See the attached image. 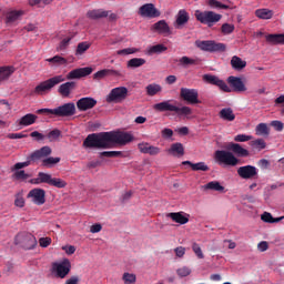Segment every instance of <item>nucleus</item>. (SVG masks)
I'll return each instance as SVG.
<instances>
[{
    "mask_svg": "<svg viewBox=\"0 0 284 284\" xmlns=\"http://www.w3.org/2000/svg\"><path fill=\"white\" fill-rule=\"evenodd\" d=\"M134 141V135L129 132L113 131L89 134L83 141V148L92 150H108L116 143L118 145H128Z\"/></svg>",
    "mask_w": 284,
    "mask_h": 284,
    "instance_id": "obj_1",
    "label": "nucleus"
},
{
    "mask_svg": "<svg viewBox=\"0 0 284 284\" xmlns=\"http://www.w3.org/2000/svg\"><path fill=\"white\" fill-rule=\"evenodd\" d=\"M202 80L204 81V83H209L210 85H216V88H220L222 92H246L247 91V87H245V83L243 82V80L234 75H231L227 78L229 85L225 81L212 74H204L202 77Z\"/></svg>",
    "mask_w": 284,
    "mask_h": 284,
    "instance_id": "obj_2",
    "label": "nucleus"
},
{
    "mask_svg": "<svg viewBox=\"0 0 284 284\" xmlns=\"http://www.w3.org/2000/svg\"><path fill=\"white\" fill-rule=\"evenodd\" d=\"M153 110L156 112H175L178 116H190L192 114V108L190 106H176V101L166 100L153 105Z\"/></svg>",
    "mask_w": 284,
    "mask_h": 284,
    "instance_id": "obj_3",
    "label": "nucleus"
},
{
    "mask_svg": "<svg viewBox=\"0 0 284 284\" xmlns=\"http://www.w3.org/2000/svg\"><path fill=\"white\" fill-rule=\"evenodd\" d=\"M37 114H53V116H74L77 114V105L74 102L64 103L55 109H40Z\"/></svg>",
    "mask_w": 284,
    "mask_h": 284,
    "instance_id": "obj_4",
    "label": "nucleus"
},
{
    "mask_svg": "<svg viewBox=\"0 0 284 284\" xmlns=\"http://www.w3.org/2000/svg\"><path fill=\"white\" fill-rule=\"evenodd\" d=\"M32 185H41V183H47V185H51L52 187H58L59 190L65 187L68 182L61 180L59 178H52L50 173L39 172L38 178H33L30 180Z\"/></svg>",
    "mask_w": 284,
    "mask_h": 284,
    "instance_id": "obj_5",
    "label": "nucleus"
},
{
    "mask_svg": "<svg viewBox=\"0 0 284 284\" xmlns=\"http://www.w3.org/2000/svg\"><path fill=\"white\" fill-rule=\"evenodd\" d=\"M65 78L63 75H54L45 81L40 82L33 90L32 94H37L38 97H43L52 92V88L59 85V83H63Z\"/></svg>",
    "mask_w": 284,
    "mask_h": 284,
    "instance_id": "obj_6",
    "label": "nucleus"
},
{
    "mask_svg": "<svg viewBox=\"0 0 284 284\" xmlns=\"http://www.w3.org/2000/svg\"><path fill=\"white\" fill-rule=\"evenodd\" d=\"M195 19L203 26H207V28H212L215 23H219L223 19L221 13H216L214 11H195Z\"/></svg>",
    "mask_w": 284,
    "mask_h": 284,
    "instance_id": "obj_7",
    "label": "nucleus"
},
{
    "mask_svg": "<svg viewBox=\"0 0 284 284\" xmlns=\"http://www.w3.org/2000/svg\"><path fill=\"white\" fill-rule=\"evenodd\" d=\"M14 244L23 250H34V247H37V237L31 233L20 232L16 235Z\"/></svg>",
    "mask_w": 284,
    "mask_h": 284,
    "instance_id": "obj_8",
    "label": "nucleus"
},
{
    "mask_svg": "<svg viewBox=\"0 0 284 284\" xmlns=\"http://www.w3.org/2000/svg\"><path fill=\"white\" fill-rule=\"evenodd\" d=\"M195 44L203 52H225L227 50L225 43L216 42L214 40L196 41Z\"/></svg>",
    "mask_w": 284,
    "mask_h": 284,
    "instance_id": "obj_9",
    "label": "nucleus"
},
{
    "mask_svg": "<svg viewBox=\"0 0 284 284\" xmlns=\"http://www.w3.org/2000/svg\"><path fill=\"white\" fill-rule=\"evenodd\" d=\"M215 161L220 165H229L231 168L239 165V158L234 156V153L224 150L215 152Z\"/></svg>",
    "mask_w": 284,
    "mask_h": 284,
    "instance_id": "obj_10",
    "label": "nucleus"
},
{
    "mask_svg": "<svg viewBox=\"0 0 284 284\" xmlns=\"http://www.w3.org/2000/svg\"><path fill=\"white\" fill-rule=\"evenodd\" d=\"M129 97L128 88L118 87L110 91L106 95V103H123Z\"/></svg>",
    "mask_w": 284,
    "mask_h": 284,
    "instance_id": "obj_11",
    "label": "nucleus"
},
{
    "mask_svg": "<svg viewBox=\"0 0 284 284\" xmlns=\"http://www.w3.org/2000/svg\"><path fill=\"white\" fill-rule=\"evenodd\" d=\"M70 270H72V264L68 258L52 264V273L55 274L58 278H65V276L70 274Z\"/></svg>",
    "mask_w": 284,
    "mask_h": 284,
    "instance_id": "obj_12",
    "label": "nucleus"
},
{
    "mask_svg": "<svg viewBox=\"0 0 284 284\" xmlns=\"http://www.w3.org/2000/svg\"><path fill=\"white\" fill-rule=\"evenodd\" d=\"M138 14L145 19H156L158 17H161V11H159L153 3H145L139 8Z\"/></svg>",
    "mask_w": 284,
    "mask_h": 284,
    "instance_id": "obj_13",
    "label": "nucleus"
},
{
    "mask_svg": "<svg viewBox=\"0 0 284 284\" xmlns=\"http://www.w3.org/2000/svg\"><path fill=\"white\" fill-rule=\"evenodd\" d=\"M180 97L183 101H186V103H190L191 105L201 103L199 101V91L196 89L182 88L180 90Z\"/></svg>",
    "mask_w": 284,
    "mask_h": 284,
    "instance_id": "obj_14",
    "label": "nucleus"
},
{
    "mask_svg": "<svg viewBox=\"0 0 284 284\" xmlns=\"http://www.w3.org/2000/svg\"><path fill=\"white\" fill-rule=\"evenodd\" d=\"M27 199L31 201L34 205H44L45 204V190L43 189H32L27 194Z\"/></svg>",
    "mask_w": 284,
    "mask_h": 284,
    "instance_id": "obj_15",
    "label": "nucleus"
},
{
    "mask_svg": "<svg viewBox=\"0 0 284 284\" xmlns=\"http://www.w3.org/2000/svg\"><path fill=\"white\" fill-rule=\"evenodd\" d=\"M237 174L241 179H245V180L257 179L258 169H256V166L254 165L240 166L237 169Z\"/></svg>",
    "mask_w": 284,
    "mask_h": 284,
    "instance_id": "obj_16",
    "label": "nucleus"
},
{
    "mask_svg": "<svg viewBox=\"0 0 284 284\" xmlns=\"http://www.w3.org/2000/svg\"><path fill=\"white\" fill-rule=\"evenodd\" d=\"M77 108L80 112H88L97 108V100L94 98H81L77 101Z\"/></svg>",
    "mask_w": 284,
    "mask_h": 284,
    "instance_id": "obj_17",
    "label": "nucleus"
},
{
    "mask_svg": "<svg viewBox=\"0 0 284 284\" xmlns=\"http://www.w3.org/2000/svg\"><path fill=\"white\" fill-rule=\"evenodd\" d=\"M91 72L92 68L90 67L74 69L67 74V79L68 81H72L73 79H83V77H90Z\"/></svg>",
    "mask_w": 284,
    "mask_h": 284,
    "instance_id": "obj_18",
    "label": "nucleus"
},
{
    "mask_svg": "<svg viewBox=\"0 0 284 284\" xmlns=\"http://www.w3.org/2000/svg\"><path fill=\"white\" fill-rule=\"evenodd\" d=\"M50 154H52V149L50 146H42L30 154V160L37 163V161H41V159H48Z\"/></svg>",
    "mask_w": 284,
    "mask_h": 284,
    "instance_id": "obj_19",
    "label": "nucleus"
},
{
    "mask_svg": "<svg viewBox=\"0 0 284 284\" xmlns=\"http://www.w3.org/2000/svg\"><path fill=\"white\" fill-rule=\"evenodd\" d=\"M138 150H140L142 154H150V156H156V154H161V148L154 146L148 142L139 143Z\"/></svg>",
    "mask_w": 284,
    "mask_h": 284,
    "instance_id": "obj_20",
    "label": "nucleus"
},
{
    "mask_svg": "<svg viewBox=\"0 0 284 284\" xmlns=\"http://www.w3.org/2000/svg\"><path fill=\"white\" fill-rule=\"evenodd\" d=\"M73 90H77V82L69 81V82L62 83L58 88V93L60 94V97H62V99H69Z\"/></svg>",
    "mask_w": 284,
    "mask_h": 284,
    "instance_id": "obj_21",
    "label": "nucleus"
},
{
    "mask_svg": "<svg viewBox=\"0 0 284 284\" xmlns=\"http://www.w3.org/2000/svg\"><path fill=\"white\" fill-rule=\"evenodd\" d=\"M174 223H179L180 225H185L190 223V214L183 212L168 213L166 215Z\"/></svg>",
    "mask_w": 284,
    "mask_h": 284,
    "instance_id": "obj_22",
    "label": "nucleus"
},
{
    "mask_svg": "<svg viewBox=\"0 0 284 284\" xmlns=\"http://www.w3.org/2000/svg\"><path fill=\"white\" fill-rule=\"evenodd\" d=\"M168 154H171V156H176L178 159H181V156H185V148L181 142H175L171 144L170 149L166 150Z\"/></svg>",
    "mask_w": 284,
    "mask_h": 284,
    "instance_id": "obj_23",
    "label": "nucleus"
},
{
    "mask_svg": "<svg viewBox=\"0 0 284 284\" xmlns=\"http://www.w3.org/2000/svg\"><path fill=\"white\" fill-rule=\"evenodd\" d=\"M153 30L155 32H159V34H163L164 37H170L172 34V31L170 30V26L165 20H160L153 24Z\"/></svg>",
    "mask_w": 284,
    "mask_h": 284,
    "instance_id": "obj_24",
    "label": "nucleus"
},
{
    "mask_svg": "<svg viewBox=\"0 0 284 284\" xmlns=\"http://www.w3.org/2000/svg\"><path fill=\"white\" fill-rule=\"evenodd\" d=\"M37 119H39L37 114L28 113L20 118L17 123L20 128H28L29 125H34V123H37Z\"/></svg>",
    "mask_w": 284,
    "mask_h": 284,
    "instance_id": "obj_25",
    "label": "nucleus"
},
{
    "mask_svg": "<svg viewBox=\"0 0 284 284\" xmlns=\"http://www.w3.org/2000/svg\"><path fill=\"white\" fill-rule=\"evenodd\" d=\"M187 21H190V13H187V11L182 9L178 12L174 27L176 28V30H181V28H183V26H185Z\"/></svg>",
    "mask_w": 284,
    "mask_h": 284,
    "instance_id": "obj_26",
    "label": "nucleus"
},
{
    "mask_svg": "<svg viewBox=\"0 0 284 284\" xmlns=\"http://www.w3.org/2000/svg\"><path fill=\"white\" fill-rule=\"evenodd\" d=\"M209 6L211 8H220L221 10H236V6L230 0H226V3H222L219 0H210Z\"/></svg>",
    "mask_w": 284,
    "mask_h": 284,
    "instance_id": "obj_27",
    "label": "nucleus"
},
{
    "mask_svg": "<svg viewBox=\"0 0 284 284\" xmlns=\"http://www.w3.org/2000/svg\"><path fill=\"white\" fill-rule=\"evenodd\" d=\"M182 165H190L193 172H210V166L205 162L192 163L191 161H183Z\"/></svg>",
    "mask_w": 284,
    "mask_h": 284,
    "instance_id": "obj_28",
    "label": "nucleus"
},
{
    "mask_svg": "<svg viewBox=\"0 0 284 284\" xmlns=\"http://www.w3.org/2000/svg\"><path fill=\"white\" fill-rule=\"evenodd\" d=\"M110 14V11H105L103 9H93L87 12L88 19H92L97 21V19H105Z\"/></svg>",
    "mask_w": 284,
    "mask_h": 284,
    "instance_id": "obj_29",
    "label": "nucleus"
},
{
    "mask_svg": "<svg viewBox=\"0 0 284 284\" xmlns=\"http://www.w3.org/2000/svg\"><path fill=\"white\" fill-rule=\"evenodd\" d=\"M231 68L236 70V72H241V70H245V68H247V62L237 55H233L231 59Z\"/></svg>",
    "mask_w": 284,
    "mask_h": 284,
    "instance_id": "obj_30",
    "label": "nucleus"
},
{
    "mask_svg": "<svg viewBox=\"0 0 284 284\" xmlns=\"http://www.w3.org/2000/svg\"><path fill=\"white\" fill-rule=\"evenodd\" d=\"M6 23H14V21H19L21 17H23V10H11L6 14Z\"/></svg>",
    "mask_w": 284,
    "mask_h": 284,
    "instance_id": "obj_31",
    "label": "nucleus"
},
{
    "mask_svg": "<svg viewBox=\"0 0 284 284\" xmlns=\"http://www.w3.org/2000/svg\"><path fill=\"white\" fill-rule=\"evenodd\" d=\"M229 149L233 152V154H236V156H250V151L243 149V146H241L239 143H231Z\"/></svg>",
    "mask_w": 284,
    "mask_h": 284,
    "instance_id": "obj_32",
    "label": "nucleus"
},
{
    "mask_svg": "<svg viewBox=\"0 0 284 284\" xmlns=\"http://www.w3.org/2000/svg\"><path fill=\"white\" fill-rule=\"evenodd\" d=\"M220 119H222L223 121H234V119H236V115L234 114V110H232V108H224L220 111L219 113Z\"/></svg>",
    "mask_w": 284,
    "mask_h": 284,
    "instance_id": "obj_33",
    "label": "nucleus"
},
{
    "mask_svg": "<svg viewBox=\"0 0 284 284\" xmlns=\"http://www.w3.org/2000/svg\"><path fill=\"white\" fill-rule=\"evenodd\" d=\"M163 52H168V47H165V44H155L146 49V54L149 57H152L153 54H163Z\"/></svg>",
    "mask_w": 284,
    "mask_h": 284,
    "instance_id": "obj_34",
    "label": "nucleus"
},
{
    "mask_svg": "<svg viewBox=\"0 0 284 284\" xmlns=\"http://www.w3.org/2000/svg\"><path fill=\"white\" fill-rule=\"evenodd\" d=\"M145 91L148 97H156V94H160V92H163V87L158 83H151L145 87Z\"/></svg>",
    "mask_w": 284,
    "mask_h": 284,
    "instance_id": "obj_35",
    "label": "nucleus"
},
{
    "mask_svg": "<svg viewBox=\"0 0 284 284\" xmlns=\"http://www.w3.org/2000/svg\"><path fill=\"white\" fill-rule=\"evenodd\" d=\"M14 74V67H0V83L8 81Z\"/></svg>",
    "mask_w": 284,
    "mask_h": 284,
    "instance_id": "obj_36",
    "label": "nucleus"
},
{
    "mask_svg": "<svg viewBox=\"0 0 284 284\" xmlns=\"http://www.w3.org/2000/svg\"><path fill=\"white\" fill-rule=\"evenodd\" d=\"M255 17H257V19L268 20L274 17V11L270 9H257L255 10Z\"/></svg>",
    "mask_w": 284,
    "mask_h": 284,
    "instance_id": "obj_37",
    "label": "nucleus"
},
{
    "mask_svg": "<svg viewBox=\"0 0 284 284\" xmlns=\"http://www.w3.org/2000/svg\"><path fill=\"white\" fill-rule=\"evenodd\" d=\"M267 43H273L274 45H278V43H284V33L280 34H267L266 36Z\"/></svg>",
    "mask_w": 284,
    "mask_h": 284,
    "instance_id": "obj_38",
    "label": "nucleus"
},
{
    "mask_svg": "<svg viewBox=\"0 0 284 284\" xmlns=\"http://www.w3.org/2000/svg\"><path fill=\"white\" fill-rule=\"evenodd\" d=\"M256 136H270V126L267 123H260L255 128Z\"/></svg>",
    "mask_w": 284,
    "mask_h": 284,
    "instance_id": "obj_39",
    "label": "nucleus"
},
{
    "mask_svg": "<svg viewBox=\"0 0 284 284\" xmlns=\"http://www.w3.org/2000/svg\"><path fill=\"white\" fill-rule=\"evenodd\" d=\"M204 190H213L214 192H225V186L219 181H212L204 185Z\"/></svg>",
    "mask_w": 284,
    "mask_h": 284,
    "instance_id": "obj_40",
    "label": "nucleus"
},
{
    "mask_svg": "<svg viewBox=\"0 0 284 284\" xmlns=\"http://www.w3.org/2000/svg\"><path fill=\"white\" fill-rule=\"evenodd\" d=\"M180 65H183L186 68V65H200L201 64V59H192L189 58L187 55L182 57L180 60Z\"/></svg>",
    "mask_w": 284,
    "mask_h": 284,
    "instance_id": "obj_41",
    "label": "nucleus"
},
{
    "mask_svg": "<svg viewBox=\"0 0 284 284\" xmlns=\"http://www.w3.org/2000/svg\"><path fill=\"white\" fill-rule=\"evenodd\" d=\"M91 47L92 43L88 41L80 42L75 50V57H81V54H85V52H88V50H90Z\"/></svg>",
    "mask_w": 284,
    "mask_h": 284,
    "instance_id": "obj_42",
    "label": "nucleus"
},
{
    "mask_svg": "<svg viewBox=\"0 0 284 284\" xmlns=\"http://www.w3.org/2000/svg\"><path fill=\"white\" fill-rule=\"evenodd\" d=\"M48 63H51L52 65H68V59L61 57V55H54L53 58L47 59Z\"/></svg>",
    "mask_w": 284,
    "mask_h": 284,
    "instance_id": "obj_43",
    "label": "nucleus"
},
{
    "mask_svg": "<svg viewBox=\"0 0 284 284\" xmlns=\"http://www.w3.org/2000/svg\"><path fill=\"white\" fill-rule=\"evenodd\" d=\"M141 65H145L143 58H133L126 62V68H141Z\"/></svg>",
    "mask_w": 284,
    "mask_h": 284,
    "instance_id": "obj_44",
    "label": "nucleus"
},
{
    "mask_svg": "<svg viewBox=\"0 0 284 284\" xmlns=\"http://www.w3.org/2000/svg\"><path fill=\"white\" fill-rule=\"evenodd\" d=\"M57 163H61V158H47L42 160V168H54Z\"/></svg>",
    "mask_w": 284,
    "mask_h": 284,
    "instance_id": "obj_45",
    "label": "nucleus"
},
{
    "mask_svg": "<svg viewBox=\"0 0 284 284\" xmlns=\"http://www.w3.org/2000/svg\"><path fill=\"white\" fill-rule=\"evenodd\" d=\"M261 219L264 223H278L281 221H283V217H276L274 219L272 216V213H268V212H264L262 215H261Z\"/></svg>",
    "mask_w": 284,
    "mask_h": 284,
    "instance_id": "obj_46",
    "label": "nucleus"
},
{
    "mask_svg": "<svg viewBox=\"0 0 284 284\" xmlns=\"http://www.w3.org/2000/svg\"><path fill=\"white\" fill-rule=\"evenodd\" d=\"M221 34L227 36V34H232L234 32V30H236V27L232 23H223L221 27Z\"/></svg>",
    "mask_w": 284,
    "mask_h": 284,
    "instance_id": "obj_47",
    "label": "nucleus"
},
{
    "mask_svg": "<svg viewBox=\"0 0 284 284\" xmlns=\"http://www.w3.org/2000/svg\"><path fill=\"white\" fill-rule=\"evenodd\" d=\"M140 49L136 48H126V49H122V50H118L116 54L119 57H128V54H136V52H140Z\"/></svg>",
    "mask_w": 284,
    "mask_h": 284,
    "instance_id": "obj_48",
    "label": "nucleus"
},
{
    "mask_svg": "<svg viewBox=\"0 0 284 284\" xmlns=\"http://www.w3.org/2000/svg\"><path fill=\"white\" fill-rule=\"evenodd\" d=\"M122 155L123 153L121 151H103L101 153V156H106V159H116Z\"/></svg>",
    "mask_w": 284,
    "mask_h": 284,
    "instance_id": "obj_49",
    "label": "nucleus"
},
{
    "mask_svg": "<svg viewBox=\"0 0 284 284\" xmlns=\"http://www.w3.org/2000/svg\"><path fill=\"white\" fill-rule=\"evenodd\" d=\"M70 41H72V37L64 38L57 48L58 52H63V50H68Z\"/></svg>",
    "mask_w": 284,
    "mask_h": 284,
    "instance_id": "obj_50",
    "label": "nucleus"
},
{
    "mask_svg": "<svg viewBox=\"0 0 284 284\" xmlns=\"http://www.w3.org/2000/svg\"><path fill=\"white\" fill-rule=\"evenodd\" d=\"M60 136H61V130L59 129H54L47 134V139H49L50 142L57 141V139H59Z\"/></svg>",
    "mask_w": 284,
    "mask_h": 284,
    "instance_id": "obj_51",
    "label": "nucleus"
},
{
    "mask_svg": "<svg viewBox=\"0 0 284 284\" xmlns=\"http://www.w3.org/2000/svg\"><path fill=\"white\" fill-rule=\"evenodd\" d=\"M33 160L30 159V155L27 158L26 162H18L14 164V170H23V168H28L29 165H32Z\"/></svg>",
    "mask_w": 284,
    "mask_h": 284,
    "instance_id": "obj_52",
    "label": "nucleus"
},
{
    "mask_svg": "<svg viewBox=\"0 0 284 284\" xmlns=\"http://www.w3.org/2000/svg\"><path fill=\"white\" fill-rule=\"evenodd\" d=\"M192 250H193L195 256H197V258H205V255H203V250H201V246L199 245V243L193 242Z\"/></svg>",
    "mask_w": 284,
    "mask_h": 284,
    "instance_id": "obj_53",
    "label": "nucleus"
},
{
    "mask_svg": "<svg viewBox=\"0 0 284 284\" xmlns=\"http://www.w3.org/2000/svg\"><path fill=\"white\" fill-rule=\"evenodd\" d=\"M13 176L17 179V181H27V179H30V174L26 173L23 170L16 171Z\"/></svg>",
    "mask_w": 284,
    "mask_h": 284,
    "instance_id": "obj_54",
    "label": "nucleus"
},
{
    "mask_svg": "<svg viewBox=\"0 0 284 284\" xmlns=\"http://www.w3.org/2000/svg\"><path fill=\"white\" fill-rule=\"evenodd\" d=\"M176 274L178 276H181V278H183L185 276H190V274H192V270H190V267L187 266H183L181 268H178Z\"/></svg>",
    "mask_w": 284,
    "mask_h": 284,
    "instance_id": "obj_55",
    "label": "nucleus"
},
{
    "mask_svg": "<svg viewBox=\"0 0 284 284\" xmlns=\"http://www.w3.org/2000/svg\"><path fill=\"white\" fill-rule=\"evenodd\" d=\"M236 143H246V141H252V135L237 134L234 136Z\"/></svg>",
    "mask_w": 284,
    "mask_h": 284,
    "instance_id": "obj_56",
    "label": "nucleus"
},
{
    "mask_svg": "<svg viewBox=\"0 0 284 284\" xmlns=\"http://www.w3.org/2000/svg\"><path fill=\"white\" fill-rule=\"evenodd\" d=\"M54 0H29V6L34 7V6H39L41 7V3H43L44 6H50V3H52Z\"/></svg>",
    "mask_w": 284,
    "mask_h": 284,
    "instance_id": "obj_57",
    "label": "nucleus"
},
{
    "mask_svg": "<svg viewBox=\"0 0 284 284\" xmlns=\"http://www.w3.org/2000/svg\"><path fill=\"white\" fill-rule=\"evenodd\" d=\"M123 281L125 284L136 283V275L130 274V273H124Z\"/></svg>",
    "mask_w": 284,
    "mask_h": 284,
    "instance_id": "obj_58",
    "label": "nucleus"
},
{
    "mask_svg": "<svg viewBox=\"0 0 284 284\" xmlns=\"http://www.w3.org/2000/svg\"><path fill=\"white\" fill-rule=\"evenodd\" d=\"M108 77V69L100 70L93 74V79L101 81V79H105Z\"/></svg>",
    "mask_w": 284,
    "mask_h": 284,
    "instance_id": "obj_59",
    "label": "nucleus"
},
{
    "mask_svg": "<svg viewBox=\"0 0 284 284\" xmlns=\"http://www.w3.org/2000/svg\"><path fill=\"white\" fill-rule=\"evenodd\" d=\"M271 126L274 128L276 132H283L284 124L278 120H274L271 122Z\"/></svg>",
    "mask_w": 284,
    "mask_h": 284,
    "instance_id": "obj_60",
    "label": "nucleus"
},
{
    "mask_svg": "<svg viewBox=\"0 0 284 284\" xmlns=\"http://www.w3.org/2000/svg\"><path fill=\"white\" fill-rule=\"evenodd\" d=\"M254 148H258L260 150H265L266 148V143H265V140L263 139H257L255 141L252 142Z\"/></svg>",
    "mask_w": 284,
    "mask_h": 284,
    "instance_id": "obj_61",
    "label": "nucleus"
},
{
    "mask_svg": "<svg viewBox=\"0 0 284 284\" xmlns=\"http://www.w3.org/2000/svg\"><path fill=\"white\" fill-rule=\"evenodd\" d=\"M39 243H40V247H49V245H51V243H52V239H50V237H41L39 240Z\"/></svg>",
    "mask_w": 284,
    "mask_h": 284,
    "instance_id": "obj_62",
    "label": "nucleus"
},
{
    "mask_svg": "<svg viewBox=\"0 0 284 284\" xmlns=\"http://www.w3.org/2000/svg\"><path fill=\"white\" fill-rule=\"evenodd\" d=\"M175 252V256H178V258H183V256H185V247L183 246H179L176 248H174Z\"/></svg>",
    "mask_w": 284,
    "mask_h": 284,
    "instance_id": "obj_63",
    "label": "nucleus"
},
{
    "mask_svg": "<svg viewBox=\"0 0 284 284\" xmlns=\"http://www.w3.org/2000/svg\"><path fill=\"white\" fill-rule=\"evenodd\" d=\"M7 139H28V134L23 133H9Z\"/></svg>",
    "mask_w": 284,
    "mask_h": 284,
    "instance_id": "obj_64",
    "label": "nucleus"
}]
</instances>
